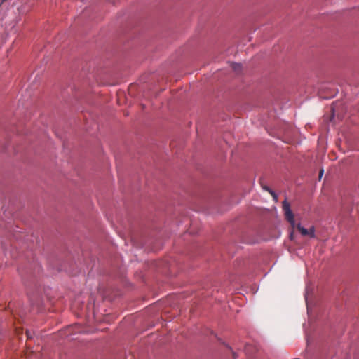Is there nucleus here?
<instances>
[{"label":"nucleus","instance_id":"nucleus-1","mask_svg":"<svg viewBox=\"0 0 359 359\" xmlns=\"http://www.w3.org/2000/svg\"><path fill=\"white\" fill-rule=\"evenodd\" d=\"M283 210L286 220L290 224L292 229L297 227L302 236H309L311 238H315V227L313 226H311L309 229H306L302 226L300 224H295L294 214L292 213L290 209V205L287 200H285L283 202Z\"/></svg>","mask_w":359,"mask_h":359},{"label":"nucleus","instance_id":"nucleus-2","mask_svg":"<svg viewBox=\"0 0 359 359\" xmlns=\"http://www.w3.org/2000/svg\"><path fill=\"white\" fill-rule=\"evenodd\" d=\"M231 67L233 69V71L237 74L239 73L241 70V65L238 63H232Z\"/></svg>","mask_w":359,"mask_h":359},{"label":"nucleus","instance_id":"nucleus-3","mask_svg":"<svg viewBox=\"0 0 359 359\" xmlns=\"http://www.w3.org/2000/svg\"><path fill=\"white\" fill-rule=\"evenodd\" d=\"M263 188H264L265 190H266V191H268L269 192H270V194L273 196V197L274 198H276V194H275L273 191H271L269 187H264Z\"/></svg>","mask_w":359,"mask_h":359},{"label":"nucleus","instance_id":"nucleus-4","mask_svg":"<svg viewBox=\"0 0 359 359\" xmlns=\"http://www.w3.org/2000/svg\"><path fill=\"white\" fill-rule=\"evenodd\" d=\"M323 175V170H321L319 173V177L321 178L322 175Z\"/></svg>","mask_w":359,"mask_h":359},{"label":"nucleus","instance_id":"nucleus-5","mask_svg":"<svg viewBox=\"0 0 359 359\" xmlns=\"http://www.w3.org/2000/svg\"><path fill=\"white\" fill-rule=\"evenodd\" d=\"M233 358L236 359V353H233Z\"/></svg>","mask_w":359,"mask_h":359},{"label":"nucleus","instance_id":"nucleus-6","mask_svg":"<svg viewBox=\"0 0 359 359\" xmlns=\"http://www.w3.org/2000/svg\"><path fill=\"white\" fill-rule=\"evenodd\" d=\"M249 346H245V351L247 352L248 351V348Z\"/></svg>","mask_w":359,"mask_h":359},{"label":"nucleus","instance_id":"nucleus-7","mask_svg":"<svg viewBox=\"0 0 359 359\" xmlns=\"http://www.w3.org/2000/svg\"><path fill=\"white\" fill-rule=\"evenodd\" d=\"M26 334H27V337H29V332L27 331L26 332Z\"/></svg>","mask_w":359,"mask_h":359}]
</instances>
